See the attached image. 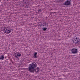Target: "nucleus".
<instances>
[{
  "instance_id": "nucleus-12",
  "label": "nucleus",
  "mask_w": 80,
  "mask_h": 80,
  "mask_svg": "<svg viewBox=\"0 0 80 80\" xmlns=\"http://www.w3.org/2000/svg\"><path fill=\"white\" fill-rule=\"evenodd\" d=\"M41 9H39V10H38V12H41Z\"/></svg>"
},
{
  "instance_id": "nucleus-7",
  "label": "nucleus",
  "mask_w": 80,
  "mask_h": 80,
  "mask_svg": "<svg viewBox=\"0 0 80 80\" xmlns=\"http://www.w3.org/2000/svg\"><path fill=\"white\" fill-rule=\"evenodd\" d=\"M37 53L36 52H35L33 54V57L34 58H37Z\"/></svg>"
},
{
  "instance_id": "nucleus-9",
  "label": "nucleus",
  "mask_w": 80,
  "mask_h": 80,
  "mask_svg": "<svg viewBox=\"0 0 80 80\" xmlns=\"http://www.w3.org/2000/svg\"><path fill=\"white\" fill-rule=\"evenodd\" d=\"M40 70V68L38 67L37 69H35L36 72H38Z\"/></svg>"
},
{
  "instance_id": "nucleus-1",
  "label": "nucleus",
  "mask_w": 80,
  "mask_h": 80,
  "mask_svg": "<svg viewBox=\"0 0 80 80\" xmlns=\"http://www.w3.org/2000/svg\"><path fill=\"white\" fill-rule=\"evenodd\" d=\"M37 63L33 62L31 64L29 65V67L28 68V70L30 72H34V68H35L37 66Z\"/></svg>"
},
{
  "instance_id": "nucleus-6",
  "label": "nucleus",
  "mask_w": 80,
  "mask_h": 80,
  "mask_svg": "<svg viewBox=\"0 0 80 80\" xmlns=\"http://www.w3.org/2000/svg\"><path fill=\"white\" fill-rule=\"evenodd\" d=\"M64 5L67 6L70 5V1L68 0L66 1L64 3Z\"/></svg>"
},
{
  "instance_id": "nucleus-2",
  "label": "nucleus",
  "mask_w": 80,
  "mask_h": 80,
  "mask_svg": "<svg viewBox=\"0 0 80 80\" xmlns=\"http://www.w3.org/2000/svg\"><path fill=\"white\" fill-rule=\"evenodd\" d=\"M72 42L75 43H78L80 41V38L78 37H75L73 38L72 39Z\"/></svg>"
},
{
  "instance_id": "nucleus-13",
  "label": "nucleus",
  "mask_w": 80,
  "mask_h": 80,
  "mask_svg": "<svg viewBox=\"0 0 80 80\" xmlns=\"http://www.w3.org/2000/svg\"><path fill=\"white\" fill-rule=\"evenodd\" d=\"M1 2V0H0V2Z\"/></svg>"
},
{
  "instance_id": "nucleus-10",
  "label": "nucleus",
  "mask_w": 80,
  "mask_h": 80,
  "mask_svg": "<svg viewBox=\"0 0 80 80\" xmlns=\"http://www.w3.org/2000/svg\"><path fill=\"white\" fill-rule=\"evenodd\" d=\"M42 27H44V26H45V25H46V23L45 22L42 23Z\"/></svg>"
},
{
  "instance_id": "nucleus-11",
  "label": "nucleus",
  "mask_w": 80,
  "mask_h": 80,
  "mask_svg": "<svg viewBox=\"0 0 80 80\" xmlns=\"http://www.w3.org/2000/svg\"><path fill=\"white\" fill-rule=\"evenodd\" d=\"M42 30L43 31H45L47 29V28H42Z\"/></svg>"
},
{
  "instance_id": "nucleus-8",
  "label": "nucleus",
  "mask_w": 80,
  "mask_h": 80,
  "mask_svg": "<svg viewBox=\"0 0 80 80\" xmlns=\"http://www.w3.org/2000/svg\"><path fill=\"white\" fill-rule=\"evenodd\" d=\"M4 59V56L3 55H2L0 56V60H3Z\"/></svg>"
},
{
  "instance_id": "nucleus-4",
  "label": "nucleus",
  "mask_w": 80,
  "mask_h": 80,
  "mask_svg": "<svg viewBox=\"0 0 80 80\" xmlns=\"http://www.w3.org/2000/svg\"><path fill=\"white\" fill-rule=\"evenodd\" d=\"M71 52L73 54H75L78 52V50L76 48H74L71 50Z\"/></svg>"
},
{
  "instance_id": "nucleus-5",
  "label": "nucleus",
  "mask_w": 80,
  "mask_h": 80,
  "mask_svg": "<svg viewBox=\"0 0 80 80\" xmlns=\"http://www.w3.org/2000/svg\"><path fill=\"white\" fill-rule=\"evenodd\" d=\"M15 57L16 58H19L21 57V54L18 52H17L14 54Z\"/></svg>"
},
{
  "instance_id": "nucleus-3",
  "label": "nucleus",
  "mask_w": 80,
  "mask_h": 80,
  "mask_svg": "<svg viewBox=\"0 0 80 80\" xmlns=\"http://www.w3.org/2000/svg\"><path fill=\"white\" fill-rule=\"evenodd\" d=\"M4 31L6 33H10L11 32V30L8 28H6L4 29Z\"/></svg>"
}]
</instances>
